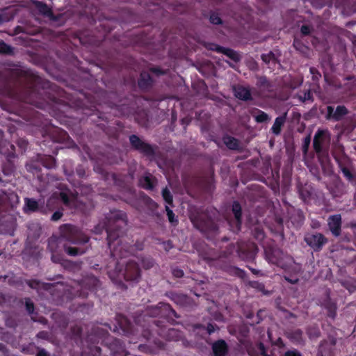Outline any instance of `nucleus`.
I'll use <instances>...</instances> for the list:
<instances>
[{
    "label": "nucleus",
    "instance_id": "f257e3e1",
    "mask_svg": "<svg viewBox=\"0 0 356 356\" xmlns=\"http://www.w3.org/2000/svg\"><path fill=\"white\" fill-rule=\"evenodd\" d=\"M330 134L327 130H318L314 138V147L316 152H320L330 143Z\"/></svg>",
    "mask_w": 356,
    "mask_h": 356
},
{
    "label": "nucleus",
    "instance_id": "f03ea898",
    "mask_svg": "<svg viewBox=\"0 0 356 356\" xmlns=\"http://www.w3.org/2000/svg\"><path fill=\"white\" fill-rule=\"evenodd\" d=\"M266 256L269 262L280 266L282 268L284 267L283 259H289V258L286 257L283 252L278 248L266 250Z\"/></svg>",
    "mask_w": 356,
    "mask_h": 356
},
{
    "label": "nucleus",
    "instance_id": "7ed1b4c3",
    "mask_svg": "<svg viewBox=\"0 0 356 356\" xmlns=\"http://www.w3.org/2000/svg\"><path fill=\"white\" fill-rule=\"evenodd\" d=\"M307 243L313 248H320L325 243V239L321 234L307 235L305 237Z\"/></svg>",
    "mask_w": 356,
    "mask_h": 356
},
{
    "label": "nucleus",
    "instance_id": "20e7f679",
    "mask_svg": "<svg viewBox=\"0 0 356 356\" xmlns=\"http://www.w3.org/2000/svg\"><path fill=\"white\" fill-rule=\"evenodd\" d=\"M341 216L334 215L330 217L328 220V225L333 234L338 236L341 227Z\"/></svg>",
    "mask_w": 356,
    "mask_h": 356
},
{
    "label": "nucleus",
    "instance_id": "39448f33",
    "mask_svg": "<svg viewBox=\"0 0 356 356\" xmlns=\"http://www.w3.org/2000/svg\"><path fill=\"white\" fill-rule=\"evenodd\" d=\"M234 91L235 96L238 99L248 100L251 98V92L246 87L238 86L234 87Z\"/></svg>",
    "mask_w": 356,
    "mask_h": 356
},
{
    "label": "nucleus",
    "instance_id": "423d86ee",
    "mask_svg": "<svg viewBox=\"0 0 356 356\" xmlns=\"http://www.w3.org/2000/svg\"><path fill=\"white\" fill-rule=\"evenodd\" d=\"M124 277L127 280H136L139 277L138 267L136 264H129L127 268Z\"/></svg>",
    "mask_w": 356,
    "mask_h": 356
},
{
    "label": "nucleus",
    "instance_id": "0eeeda50",
    "mask_svg": "<svg viewBox=\"0 0 356 356\" xmlns=\"http://www.w3.org/2000/svg\"><path fill=\"white\" fill-rule=\"evenodd\" d=\"M213 350L216 356H223L226 352V344L223 341H219L213 345Z\"/></svg>",
    "mask_w": 356,
    "mask_h": 356
},
{
    "label": "nucleus",
    "instance_id": "6e6552de",
    "mask_svg": "<svg viewBox=\"0 0 356 356\" xmlns=\"http://www.w3.org/2000/svg\"><path fill=\"white\" fill-rule=\"evenodd\" d=\"M131 143L138 149H141L144 151L150 150V147L144 144L136 136H131L130 137Z\"/></svg>",
    "mask_w": 356,
    "mask_h": 356
},
{
    "label": "nucleus",
    "instance_id": "1a4fd4ad",
    "mask_svg": "<svg viewBox=\"0 0 356 356\" xmlns=\"http://www.w3.org/2000/svg\"><path fill=\"white\" fill-rule=\"evenodd\" d=\"M62 201L67 205L73 207L76 197L72 194H68L67 192L63 191L60 193Z\"/></svg>",
    "mask_w": 356,
    "mask_h": 356
},
{
    "label": "nucleus",
    "instance_id": "9d476101",
    "mask_svg": "<svg viewBox=\"0 0 356 356\" xmlns=\"http://www.w3.org/2000/svg\"><path fill=\"white\" fill-rule=\"evenodd\" d=\"M38 208V202L33 200L29 198L25 199V206H24V211L26 212L27 211H34Z\"/></svg>",
    "mask_w": 356,
    "mask_h": 356
},
{
    "label": "nucleus",
    "instance_id": "9b49d317",
    "mask_svg": "<svg viewBox=\"0 0 356 356\" xmlns=\"http://www.w3.org/2000/svg\"><path fill=\"white\" fill-rule=\"evenodd\" d=\"M249 353L250 356H269L261 343L257 346L255 349L250 350Z\"/></svg>",
    "mask_w": 356,
    "mask_h": 356
},
{
    "label": "nucleus",
    "instance_id": "f8f14e48",
    "mask_svg": "<svg viewBox=\"0 0 356 356\" xmlns=\"http://www.w3.org/2000/svg\"><path fill=\"white\" fill-rule=\"evenodd\" d=\"M224 143L227 147L232 149H235L238 147V140L230 136H225L223 138Z\"/></svg>",
    "mask_w": 356,
    "mask_h": 356
},
{
    "label": "nucleus",
    "instance_id": "ddd939ff",
    "mask_svg": "<svg viewBox=\"0 0 356 356\" xmlns=\"http://www.w3.org/2000/svg\"><path fill=\"white\" fill-rule=\"evenodd\" d=\"M214 49L217 51L222 52L223 54H226L227 56L230 57L234 60L238 59L237 54L231 49H224L218 46H216Z\"/></svg>",
    "mask_w": 356,
    "mask_h": 356
},
{
    "label": "nucleus",
    "instance_id": "4468645a",
    "mask_svg": "<svg viewBox=\"0 0 356 356\" xmlns=\"http://www.w3.org/2000/svg\"><path fill=\"white\" fill-rule=\"evenodd\" d=\"M284 122V117H278L275 119V121L272 127L273 132L275 134H278L280 131L281 127Z\"/></svg>",
    "mask_w": 356,
    "mask_h": 356
},
{
    "label": "nucleus",
    "instance_id": "2eb2a0df",
    "mask_svg": "<svg viewBox=\"0 0 356 356\" xmlns=\"http://www.w3.org/2000/svg\"><path fill=\"white\" fill-rule=\"evenodd\" d=\"M254 118L257 122H264L270 120L268 115L261 111H257L254 114Z\"/></svg>",
    "mask_w": 356,
    "mask_h": 356
},
{
    "label": "nucleus",
    "instance_id": "dca6fc26",
    "mask_svg": "<svg viewBox=\"0 0 356 356\" xmlns=\"http://www.w3.org/2000/svg\"><path fill=\"white\" fill-rule=\"evenodd\" d=\"M140 183L143 188L146 189H151L152 188V176L148 175L140 179Z\"/></svg>",
    "mask_w": 356,
    "mask_h": 356
},
{
    "label": "nucleus",
    "instance_id": "f3484780",
    "mask_svg": "<svg viewBox=\"0 0 356 356\" xmlns=\"http://www.w3.org/2000/svg\"><path fill=\"white\" fill-rule=\"evenodd\" d=\"M288 337L296 342H300L302 339V332L299 330L287 334Z\"/></svg>",
    "mask_w": 356,
    "mask_h": 356
},
{
    "label": "nucleus",
    "instance_id": "a211bd4d",
    "mask_svg": "<svg viewBox=\"0 0 356 356\" xmlns=\"http://www.w3.org/2000/svg\"><path fill=\"white\" fill-rule=\"evenodd\" d=\"M232 211L237 220V222H240L241 220V206L238 203H234L232 206Z\"/></svg>",
    "mask_w": 356,
    "mask_h": 356
},
{
    "label": "nucleus",
    "instance_id": "6ab92c4d",
    "mask_svg": "<svg viewBox=\"0 0 356 356\" xmlns=\"http://www.w3.org/2000/svg\"><path fill=\"white\" fill-rule=\"evenodd\" d=\"M347 112L346 108L344 106H338L333 114V118L338 120L343 115H344Z\"/></svg>",
    "mask_w": 356,
    "mask_h": 356
},
{
    "label": "nucleus",
    "instance_id": "aec40b11",
    "mask_svg": "<svg viewBox=\"0 0 356 356\" xmlns=\"http://www.w3.org/2000/svg\"><path fill=\"white\" fill-rule=\"evenodd\" d=\"M162 195L163 199L168 204H171L172 202V197L170 194V192L167 188H164L163 190Z\"/></svg>",
    "mask_w": 356,
    "mask_h": 356
},
{
    "label": "nucleus",
    "instance_id": "412c9836",
    "mask_svg": "<svg viewBox=\"0 0 356 356\" xmlns=\"http://www.w3.org/2000/svg\"><path fill=\"white\" fill-rule=\"evenodd\" d=\"M65 251L71 256H76L82 253V252H80L78 249L72 247H66Z\"/></svg>",
    "mask_w": 356,
    "mask_h": 356
},
{
    "label": "nucleus",
    "instance_id": "4be33fe9",
    "mask_svg": "<svg viewBox=\"0 0 356 356\" xmlns=\"http://www.w3.org/2000/svg\"><path fill=\"white\" fill-rule=\"evenodd\" d=\"M165 209H166V212H167V215H168L169 221L172 223L177 222V220L175 219V215H174L172 211L169 209L168 206H165Z\"/></svg>",
    "mask_w": 356,
    "mask_h": 356
},
{
    "label": "nucleus",
    "instance_id": "5701e85b",
    "mask_svg": "<svg viewBox=\"0 0 356 356\" xmlns=\"http://www.w3.org/2000/svg\"><path fill=\"white\" fill-rule=\"evenodd\" d=\"M10 47L4 42H0V53L8 54L10 53Z\"/></svg>",
    "mask_w": 356,
    "mask_h": 356
},
{
    "label": "nucleus",
    "instance_id": "b1692460",
    "mask_svg": "<svg viewBox=\"0 0 356 356\" xmlns=\"http://www.w3.org/2000/svg\"><path fill=\"white\" fill-rule=\"evenodd\" d=\"M210 22L214 24H219L221 23V19L217 14H212L210 16Z\"/></svg>",
    "mask_w": 356,
    "mask_h": 356
},
{
    "label": "nucleus",
    "instance_id": "393cba45",
    "mask_svg": "<svg viewBox=\"0 0 356 356\" xmlns=\"http://www.w3.org/2000/svg\"><path fill=\"white\" fill-rule=\"evenodd\" d=\"M261 58L265 63H270V61L274 62V56L271 53L264 54Z\"/></svg>",
    "mask_w": 356,
    "mask_h": 356
},
{
    "label": "nucleus",
    "instance_id": "a878e982",
    "mask_svg": "<svg viewBox=\"0 0 356 356\" xmlns=\"http://www.w3.org/2000/svg\"><path fill=\"white\" fill-rule=\"evenodd\" d=\"M26 307L29 313H32L33 312V304L30 300L26 302Z\"/></svg>",
    "mask_w": 356,
    "mask_h": 356
},
{
    "label": "nucleus",
    "instance_id": "bb28decb",
    "mask_svg": "<svg viewBox=\"0 0 356 356\" xmlns=\"http://www.w3.org/2000/svg\"><path fill=\"white\" fill-rule=\"evenodd\" d=\"M61 216H62V213H61V212H60V211H56V212H55V213L52 215V216H51V219H52L53 220H59V219L61 218Z\"/></svg>",
    "mask_w": 356,
    "mask_h": 356
},
{
    "label": "nucleus",
    "instance_id": "cd10ccee",
    "mask_svg": "<svg viewBox=\"0 0 356 356\" xmlns=\"http://www.w3.org/2000/svg\"><path fill=\"white\" fill-rule=\"evenodd\" d=\"M173 275L175 276V277H181L183 276L184 275V273L181 270H179V269H175L173 270Z\"/></svg>",
    "mask_w": 356,
    "mask_h": 356
},
{
    "label": "nucleus",
    "instance_id": "c85d7f7f",
    "mask_svg": "<svg viewBox=\"0 0 356 356\" xmlns=\"http://www.w3.org/2000/svg\"><path fill=\"white\" fill-rule=\"evenodd\" d=\"M301 32L303 35H307L310 32L309 28L307 26H302L301 27Z\"/></svg>",
    "mask_w": 356,
    "mask_h": 356
},
{
    "label": "nucleus",
    "instance_id": "c756f323",
    "mask_svg": "<svg viewBox=\"0 0 356 356\" xmlns=\"http://www.w3.org/2000/svg\"><path fill=\"white\" fill-rule=\"evenodd\" d=\"M301 98L302 99V101H307V100H309L311 99V93L309 91H307V92L305 93L304 95V97Z\"/></svg>",
    "mask_w": 356,
    "mask_h": 356
},
{
    "label": "nucleus",
    "instance_id": "7c9ffc66",
    "mask_svg": "<svg viewBox=\"0 0 356 356\" xmlns=\"http://www.w3.org/2000/svg\"><path fill=\"white\" fill-rule=\"evenodd\" d=\"M284 356H300V355L296 351H289L286 353Z\"/></svg>",
    "mask_w": 356,
    "mask_h": 356
},
{
    "label": "nucleus",
    "instance_id": "2f4dec72",
    "mask_svg": "<svg viewBox=\"0 0 356 356\" xmlns=\"http://www.w3.org/2000/svg\"><path fill=\"white\" fill-rule=\"evenodd\" d=\"M207 330V332L209 334H211L212 332H213L215 331V327L213 325L209 324V325H208Z\"/></svg>",
    "mask_w": 356,
    "mask_h": 356
},
{
    "label": "nucleus",
    "instance_id": "473e14b6",
    "mask_svg": "<svg viewBox=\"0 0 356 356\" xmlns=\"http://www.w3.org/2000/svg\"><path fill=\"white\" fill-rule=\"evenodd\" d=\"M37 356H49V355L47 353V352H45L44 350H40L38 352V353L37 354Z\"/></svg>",
    "mask_w": 356,
    "mask_h": 356
},
{
    "label": "nucleus",
    "instance_id": "72a5a7b5",
    "mask_svg": "<svg viewBox=\"0 0 356 356\" xmlns=\"http://www.w3.org/2000/svg\"><path fill=\"white\" fill-rule=\"evenodd\" d=\"M343 172L344 175H345L348 179H350V177H351V175H350V173L348 172V170H343Z\"/></svg>",
    "mask_w": 356,
    "mask_h": 356
},
{
    "label": "nucleus",
    "instance_id": "f704fd0d",
    "mask_svg": "<svg viewBox=\"0 0 356 356\" xmlns=\"http://www.w3.org/2000/svg\"><path fill=\"white\" fill-rule=\"evenodd\" d=\"M108 245L110 248H112V242H111V234L108 235Z\"/></svg>",
    "mask_w": 356,
    "mask_h": 356
},
{
    "label": "nucleus",
    "instance_id": "c9c22d12",
    "mask_svg": "<svg viewBox=\"0 0 356 356\" xmlns=\"http://www.w3.org/2000/svg\"><path fill=\"white\" fill-rule=\"evenodd\" d=\"M332 111H333V109H332L330 106H329V107H328V112H329V114H330V115H331Z\"/></svg>",
    "mask_w": 356,
    "mask_h": 356
},
{
    "label": "nucleus",
    "instance_id": "e433bc0d",
    "mask_svg": "<svg viewBox=\"0 0 356 356\" xmlns=\"http://www.w3.org/2000/svg\"><path fill=\"white\" fill-rule=\"evenodd\" d=\"M12 197H13V199H15L17 202L18 201V197H17V195L13 194V195H12Z\"/></svg>",
    "mask_w": 356,
    "mask_h": 356
},
{
    "label": "nucleus",
    "instance_id": "4c0bfd02",
    "mask_svg": "<svg viewBox=\"0 0 356 356\" xmlns=\"http://www.w3.org/2000/svg\"><path fill=\"white\" fill-rule=\"evenodd\" d=\"M263 237H264V234H263V233H261H261L259 234L258 238H261V239Z\"/></svg>",
    "mask_w": 356,
    "mask_h": 356
},
{
    "label": "nucleus",
    "instance_id": "58836bf2",
    "mask_svg": "<svg viewBox=\"0 0 356 356\" xmlns=\"http://www.w3.org/2000/svg\"><path fill=\"white\" fill-rule=\"evenodd\" d=\"M47 8L46 6L44 7V9L42 10V12L46 13L47 10Z\"/></svg>",
    "mask_w": 356,
    "mask_h": 356
},
{
    "label": "nucleus",
    "instance_id": "ea45409f",
    "mask_svg": "<svg viewBox=\"0 0 356 356\" xmlns=\"http://www.w3.org/2000/svg\"><path fill=\"white\" fill-rule=\"evenodd\" d=\"M139 85L142 86V81H141L139 82Z\"/></svg>",
    "mask_w": 356,
    "mask_h": 356
}]
</instances>
